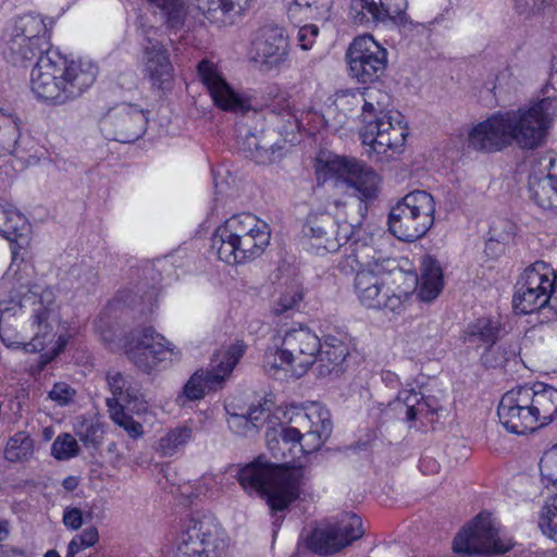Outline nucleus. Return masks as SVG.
Returning a JSON list of instances; mask_svg holds the SVG:
<instances>
[{
    "instance_id": "nucleus-48",
    "label": "nucleus",
    "mask_w": 557,
    "mask_h": 557,
    "mask_svg": "<svg viewBox=\"0 0 557 557\" xmlns=\"http://www.w3.org/2000/svg\"><path fill=\"white\" fill-rule=\"evenodd\" d=\"M99 541V533L95 527L86 528L70 542L66 557H87L82 552L94 546Z\"/></svg>"
},
{
    "instance_id": "nucleus-9",
    "label": "nucleus",
    "mask_w": 557,
    "mask_h": 557,
    "mask_svg": "<svg viewBox=\"0 0 557 557\" xmlns=\"http://www.w3.org/2000/svg\"><path fill=\"white\" fill-rule=\"evenodd\" d=\"M347 201L329 197L309 213L304 234L317 253L335 252L350 244L355 225L347 221Z\"/></svg>"
},
{
    "instance_id": "nucleus-63",
    "label": "nucleus",
    "mask_w": 557,
    "mask_h": 557,
    "mask_svg": "<svg viewBox=\"0 0 557 557\" xmlns=\"http://www.w3.org/2000/svg\"><path fill=\"white\" fill-rule=\"evenodd\" d=\"M45 557H59V556H58V554H57L55 552L50 550V552H48V553L46 554V556H45Z\"/></svg>"
},
{
    "instance_id": "nucleus-57",
    "label": "nucleus",
    "mask_w": 557,
    "mask_h": 557,
    "mask_svg": "<svg viewBox=\"0 0 557 557\" xmlns=\"http://www.w3.org/2000/svg\"><path fill=\"white\" fill-rule=\"evenodd\" d=\"M72 274L78 280L83 287L92 286L97 281V272L90 265H76Z\"/></svg>"
},
{
    "instance_id": "nucleus-50",
    "label": "nucleus",
    "mask_w": 557,
    "mask_h": 557,
    "mask_svg": "<svg viewBox=\"0 0 557 557\" xmlns=\"http://www.w3.org/2000/svg\"><path fill=\"white\" fill-rule=\"evenodd\" d=\"M230 430L240 436H248L257 433L256 422L249 420L245 412H230L227 418Z\"/></svg>"
},
{
    "instance_id": "nucleus-2",
    "label": "nucleus",
    "mask_w": 557,
    "mask_h": 557,
    "mask_svg": "<svg viewBox=\"0 0 557 557\" xmlns=\"http://www.w3.org/2000/svg\"><path fill=\"white\" fill-rule=\"evenodd\" d=\"M556 119L557 97L546 96L479 122L469 132L468 143L481 151H496L512 144L522 149H535L544 144Z\"/></svg>"
},
{
    "instance_id": "nucleus-41",
    "label": "nucleus",
    "mask_w": 557,
    "mask_h": 557,
    "mask_svg": "<svg viewBox=\"0 0 557 557\" xmlns=\"http://www.w3.org/2000/svg\"><path fill=\"white\" fill-rule=\"evenodd\" d=\"M333 0H294L288 8L292 16L304 15L305 18L327 20Z\"/></svg>"
},
{
    "instance_id": "nucleus-10",
    "label": "nucleus",
    "mask_w": 557,
    "mask_h": 557,
    "mask_svg": "<svg viewBox=\"0 0 557 557\" xmlns=\"http://www.w3.org/2000/svg\"><path fill=\"white\" fill-rule=\"evenodd\" d=\"M366 152L375 163H388L403 153L407 137L400 113L384 108L360 127Z\"/></svg>"
},
{
    "instance_id": "nucleus-21",
    "label": "nucleus",
    "mask_w": 557,
    "mask_h": 557,
    "mask_svg": "<svg viewBox=\"0 0 557 557\" xmlns=\"http://www.w3.org/2000/svg\"><path fill=\"white\" fill-rule=\"evenodd\" d=\"M148 117L143 109L132 103H120L109 109L99 120L102 135L111 140L131 143L146 131Z\"/></svg>"
},
{
    "instance_id": "nucleus-51",
    "label": "nucleus",
    "mask_w": 557,
    "mask_h": 557,
    "mask_svg": "<svg viewBox=\"0 0 557 557\" xmlns=\"http://www.w3.org/2000/svg\"><path fill=\"white\" fill-rule=\"evenodd\" d=\"M540 471L543 478L553 484L557 483V444L546 450L540 460Z\"/></svg>"
},
{
    "instance_id": "nucleus-36",
    "label": "nucleus",
    "mask_w": 557,
    "mask_h": 557,
    "mask_svg": "<svg viewBox=\"0 0 557 557\" xmlns=\"http://www.w3.org/2000/svg\"><path fill=\"white\" fill-rule=\"evenodd\" d=\"M498 324L491 319L481 318L469 324L465 332V342L484 350L497 339Z\"/></svg>"
},
{
    "instance_id": "nucleus-59",
    "label": "nucleus",
    "mask_w": 557,
    "mask_h": 557,
    "mask_svg": "<svg viewBox=\"0 0 557 557\" xmlns=\"http://www.w3.org/2000/svg\"><path fill=\"white\" fill-rule=\"evenodd\" d=\"M13 54H17L21 57V60L25 61V60H32L33 58H35L37 54L40 55H45L44 51H39L38 49H36V46L29 44V42H26L22 46V48H17L16 47V50L15 51H11Z\"/></svg>"
},
{
    "instance_id": "nucleus-37",
    "label": "nucleus",
    "mask_w": 557,
    "mask_h": 557,
    "mask_svg": "<svg viewBox=\"0 0 557 557\" xmlns=\"http://www.w3.org/2000/svg\"><path fill=\"white\" fill-rule=\"evenodd\" d=\"M194 436V428L189 423L170 429L158 441L157 449L162 456L172 457L182 450Z\"/></svg>"
},
{
    "instance_id": "nucleus-35",
    "label": "nucleus",
    "mask_w": 557,
    "mask_h": 557,
    "mask_svg": "<svg viewBox=\"0 0 557 557\" xmlns=\"http://www.w3.org/2000/svg\"><path fill=\"white\" fill-rule=\"evenodd\" d=\"M239 0H208L198 8L202 15L212 24L226 26L235 23L238 15L237 2Z\"/></svg>"
},
{
    "instance_id": "nucleus-18",
    "label": "nucleus",
    "mask_w": 557,
    "mask_h": 557,
    "mask_svg": "<svg viewBox=\"0 0 557 557\" xmlns=\"http://www.w3.org/2000/svg\"><path fill=\"white\" fill-rule=\"evenodd\" d=\"M456 553L505 554L513 547V542L503 535L490 515L480 513L474 521L454 540Z\"/></svg>"
},
{
    "instance_id": "nucleus-44",
    "label": "nucleus",
    "mask_w": 557,
    "mask_h": 557,
    "mask_svg": "<svg viewBox=\"0 0 557 557\" xmlns=\"http://www.w3.org/2000/svg\"><path fill=\"white\" fill-rule=\"evenodd\" d=\"M333 529L338 532V540L342 548L350 545L354 541L359 540L364 534L360 517L354 513H345Z\"/></svg>"
},
{
    "instance_id": "nucleus-26",
    "label": "nucleus",
    "mask_w": 557,
    "mask_h": 557,
    "mask_svg": "<svg viewBox=\"0 0 557 557\" xmlns=\"http://www.w3.org/2000/svg\"><path fill=\"white\" fill-rule=\"evenodd\" d=\"M145 75L158 89H170L173 81V66L163 45L148 41L144 51Z\"/></svg>"
},
{
    "instance_id": "nucleus-20",
    "label": "nucleus",
    "mask_w": 557,
    "mask_h": 557,
    "mask_svg": "<svg viewBox=\"0 0 557 557\" xmlns=\"http://www.w3.org/2000/svg\"><path fill=\"white\" fill-rule=\"evenodd\" d=\"M128 359L143 372L150 373L169 356L177 357L180 351L163 335L151 327L137 332L125 346Z\"/></svg>"
},
{
    "instance_id": "nucleus-61",
    "label": "nucleus",
    "mask_w": 557,
    "mask_h": 557,
    "mask_svg": "<svg viewBox=\"0 0 557 557\" xmlns=\"http://www.w3.org/2000/svg\"><path fill=\"white\" fill-rule=\"evenodd\" d=\"M102 341L108 343L109 345L113 342V336L111 334L101 333Z\"/></svg>"
},
{
    "instance_id": "nucleus-64",
    "label": "nucleus",
    "mask_w": 557,
    "mask_h": 557,
    "mask_svg": "<svg viewBox=\"0 0 557 557\" xmlns=\"http://www.w3.org/2000/svg\"><path fill=\"white\" fill-rule=\"evenodd\" d=\"M422 327H423V326H422L421 324H420V325H418V326H416V332L421 331V329H422Z\"/></svg>"
},
{
    "instance_id": "nucleus-42",
    "label": "nucleus",
    "mask_w": 557,
    "mask_h": 557,
    "mask_svg": "<svg viewBox=\"0 0 557 557\" xmlns=\"http://www.w3.org/2000/svg\"><path fill=\"white\" fill-rule=\"evenodd\" d=\"M267 106L272 113L282 116L283 121L287 123V125L284 126L287 133H293L300 128V121L298 119L297 111L294 109L288 95L285 92H278Z\"/></svg>"
},
{
    "instance_id": "nucleus-33",
    "label": "nucleus",
    "mask_w": 557,
    "mask_h": 557,
    "mask_svg": "<svg viewBox=\"0 0 557 557\" xmlns=\"http://www.w3.org/2000/svg\"><path fill=\"white\" fill-rule=\"evenodd\" d=\"M394 406L397 413L408 422H412L419 417L426 416L434 411L423 395L414 389L401 391Z\"/></svg>"
},
{
    "instance_id": "nucleus-27",
    "label": "nucleus",
    "mask_w": 557,
    "mask_h": 557,
    "mask_svg": "<svg viewBox=\"0 0 557 557\" xmlns=\"http://www.w3.org/2000/svg\"><path fill=\"white\" fill-rule=\"evenodd\" d=\"M529 401L536 430L557 419V388L541 382L529 385Z\"/></svg>"
},
{
    "instance_id": "nucleus-40",
    "label": "nucleus",
    "mask_w": 557,
    "mask_h": 557,
    "mask_svg": "<svg viewBox=\"0 0 557 557\" xmlns=\"http://www.w3.org/2000/svg\"><path fill=\"white\" fill-rule=\"evenodd\" d=\"M307 546L310 550L329 555L342 549L338 540V532L333 527L314 530L307 539Z\"/></svg>"
},
{
    "instance_id": "nucleus-34",
    "label": "nucleus",
    "mask_w": 557,
    "mask_h": 557,
    "mask_svg": "<svg viewBox=\"0 0 557 557\" xmlns=\"http://www.w3.org/2000/svg\"><path fill=\"white\" fill-rule=\"evenodd\" d=\"M443 288V273L436 260L426 257L422 261L419 297L424 301L435 299Z\"/></svg>"
},
{
    "instance_id": "nucleus-1",
    "label": "nucleus",
    "mask_w": 557,
    "mask_h": 557,
    "mask_svg": "<svg viewBox=\"0 0 557 557\" xmlns=\"http://www.w3.org/2000/svg\"><path fill=\"white\" fill-rule=\"evenodd\" d=\"M51 294L27 290L0 301V339L9 348L45 351L40 369L58 356L67 343L61 332Z\"/></svg>"
},
{
    "instance_id": "nucleus-54",
    "label": "nucleus",
    "mask_w": 557,
    "mask_h": 557,
    "mask_svg": "<svg viewBox=\"0 0 557 557\" xmlns=\"http://www.w3.org/2000/svg\"><path fill=\"white\" fill-rule=\"evenodd\" d=\"M76 435L85 444L96 445L102 437V430L99 425L92 423L82 424L76 429Z\"/></svg>"
},
{
    "instance_id": "nucleus-55",
    "label": "nucleus",
    "mask_w": 557,
    "mask_h": 557,
    "mask_svg": "<svg viewBox=\"0 0 557 557\" xmlns=\"http://www.w3.org/2000/svg\"><path fill=\"white\" fill-rule=\"evenodd\" d=\"M270 412V404L268 400L259 401L257 405H251L245 412L249 420L256 422L257 429H259L265 421Z\"/></svg>"
},
{
    "instance_id": "nucleus-15",
    "label": "nucleus",
    "mask_w": 557,
    "mask_h": 557,
    "mask_svg": "<svg viewBox=\"0 0 557 557\" xmlns=\"http://www.w3.org/2000/svg\"><path fill=\"white\" fill-rule=\"evenodd\" d=\"M318 175L334 181L335 186L354 188L359 199H373L377 196L380 176L374 170L354 158L333 156L318 166Z\"/></svg>"
},
{
    "instance_id": "nucleus-23",
    "label": "nucleus",
    "mask_w": 557,
    "mask_h": 557,
    "mask_svg": "<svg viewBox=\"0 0 557 557\" xmlns=\"http://www.w3.org/2000/svg\"><path fill=\"white\" fill-rule=\"evenodd\" d=\"M529 193L537 206L557 210V152H548L532 162Z\"/></svg>"
},
{
    "instance_id": "nucleus-17",
    "label": "nucleus",
    "mask_w": 557,
    "mask_h": 557,
    "mask_svg": "<svg viewBox=\"0 0 557 557\" xmlns=\"http://www.w3.org/2000/svg\"><path fill=\"white\" fill-rule=\"evenodd\" d=\"M244 351L245 346L242 343L218 350L208 369H199L189 377L183 387V396L189 400H199L207 392L221 388Z\"/></svg>"
},
{
    "instance_id": "nucleus-45",
    "label": "nucleus",
    "mask_w": 557,
    "mask_h": 557,
    "mask_svg": "<svg viewBox=\"0 0 557 557\" xmlns=\"http://www.w3.org/2000/svg\"><path fill=\"white\" fill-rule=\"evenodd\" d=\"M157 7L163 14L166 24L172 28L183 26L187 15L184 0H147Z\"/></svg>"
},
{
    "instance_id": "nucleus-11",
    "label": "nucleus",
    "mask_w": 557,
    "mask_h": 557,
    "mask_svg": "<svg viewBox=\"0 0 557 557\" xmlns=\"http://www.w3.org/2000/svg\"><path fill=\"white\" fill-rule=\"evenodd\" d=\"M435 200L426 190L417 189L405 195L389 210L388 228L404 242H416L434 223Z\"/></svg>"
},
{
    "instance_id": "nucleus-19",
    "label": "nucleus",
    "mask_w": 557,
    "mask_h": 557,
    "mask_svg": "<svg viewBox=\"0 0 557 557\" xmlns=\"http://www.w3.org/2000/svg\"><path fill=\"white\" fill-rule=\"evenodd\" d=\"M348 72L360 83L377 79L387 65V52L371 35L356 37L346 51Z\"/></svg>"
},
{
    "instance_id": "nucleus-30",
    "label": "nucleus",
    "mask_w": 557,
    "mask_h": 557,
    "mask_svg": "<svg viewBox=\"0 0 557 557\" xmlns=\"http://www.w3.org/2000/svg\"><path fill=\"white\" fill-rule=\"evenodd\" d=\"M388 277L387 310L395 312L416 292L419 278L413 272L396 268L394 262L388 265Z\"/></svg>"
},
{
    "instance_id": "nucleus-52",
    "label": "nucleus",
    "mask_w": 557,
    "mask_h": 557,
    "mask_svg": "<svg viewBox=\"0 0 557 557\" xmlns=\"http://www.w3.org/2000/svg\"><path fill=\"white\" fill-rule=\"evenodd\" d=\"M76 392L64 382L55 383L49 392V398L59 406H66L74 400Z\"/></svg>"
},
{
    "instance_id": "nucleus-53",
    "label": "nucleus",
    "mask_w": 557,
    "mask_h": 557,
    "mask_svg": "<svg viewBox=\"0 0 557 557\" xmlns=\"http://www.w3.org/2000/svg\"><path fill=\"white\" fill-rule=\"evenodd\" d=\"M553 0H515V9L519 15L530 17L542 11Z\"/></svg>"
},
{
    "instance_id": "nucleus-38",
    "label": "nucleus",
    "mask_w": 557,
    "mask_h": 557,
    "mask_svg": "<svg viewBox=\"0 0 557 557\" xmlns=\"http://www.w3.org/2000/svg\"><path fill=\"white\" fill-rule=\"evenodd\" d=\"M27 228V219L12 206L0 201V235L9 240H15Z\"/></svg>"
},
{
    "instance_id": "nucleus-29",
    "label": "nucleus",
    "mask_w": 557,
    "mask_h": 557,
    "mask_svg": "<svg viewBox=\"0 0 557 557\" xmlns=\"http://www.w3.org/2000/svg\"><path fill=\"white\" fill-rule=\"evenodd\" d=\"M406 0H352L351 10L359 23L394 20L406 10Z\"/></svg>"
},
{
    "instance_id": "nucleus-56",
    "label": "nucleus",
    "mask_w": 557,
    "mask_h": 557,
    "mask_svg": "<svg viewBox=\"0 0 557 557\" xmlns=\"http://www.w3.org/2000/svg\"><path fill=\"white\" fill-rule=\"evenodd\" d=\"M319 35V27L310 24L300 27L298 30V41L302 50H309L313 47L315 38Z\"/></svg>"
},
{
    "instance_id": "nucleus-31",
    "label": "nucleus",
    "mask_w": 557,
    "mask_h": 557,
    "mask_svg": "<svg viewBox=\"0 0 557 557\" xmlns=\"http://www.w3.org/2000/svg\"><path fill=\"white\" fill-rule=\"evenodd\" d=\"M237 143L239 149L257 163L274 161L276 150L281 149V147L272 144L263 133L257 135L248 129L240 134Z\"/></svg>"
},
{
    "instance_id": "nucleus-5",
    "label": "nucleus",
    "mask_w": 557,
    "mask_h": 557,
    "mask_svg": "<svg viewBox=\"0 0 557 557\" xmlns=\"http://www.w3.org/2000/svg\"><path fill=\"white\" fill-rule=\"evenodd\" d=\"M271 239L269 225L252 214H236L220 225L212 235L211 248L218 258L231 265L260 257Z\"/></svg>"
},
{
    "instance_id": "nucleus-39",
    "label": "nucleus",
    "mask_w": 557,
    "mask_h": 557,
    "mask_svg": "<svg viewBox=\"0 0 557 557\" xmlns=\"http://www.w3.org/2000/svg\"><path fill=\"white\" fill-rule=\"evenodd\" d=\"M520 348L517 341H500L491 344L481 355L482 362L490 368L503 367L507 361L515 358Z\"/></svg>"
},
{
    "instance_id": "nucleus-62",
    "label": "nucleus",
    "mask_w": 557,
    "mask_h": 557,
    "mask_svg": "<svg viewBox=\"0 0 557 557\" xmlns=\"http://www.w3.org/2000/svg\"><path fill=\"white\" fill-rule=\"evenodd\" d=\"M552 70L557 73V54H554L552 58Z\"/></svg>"
},
{
    "instance_id": "nucleus-4",
    "label": "nucleus",
    "mask_w": 557,
    "mask_h": 557,
    "mask_svg": "<svg viewBox=\"0 0 557 557\" xmlns=\"http://www.w3.org/2000/svg\"><path fill=\"white\" fill-rule=\"evenodd\" d=\"M320 349L319 336L308 326L282 329L264 352L263 368L272 376L300 377L315 363Z\"/></svg>"
},
{
    "instance_id": "nucleus-32",
    "label": "nucleus",
    "mask_w": 557,
    "mask_h": 557,
    "mask_svg": "<svg viewBox=\"0 0 557 557\" xmlns=\"http://www.w3.org/2000/svg\"><path fill=\"white\" fill-rule=\"evenodd\" d=\"M346 356L347 348L341 341L333 339L321 344L315 361L318 375L324 377L334 372L337 373Z\"/></svg>"
},
{
    "instance_id": "nucleus-3",
    "label": "nucleus",
    "mask_w": 557,
    "mask_h": 557,
    "mask_svg": "<svg viewBox=\"0 0 557 557\" xmlns=\"http://www.w3.org/2000/svg\"><path fill=\"white\" fill-rule=\"evenodd\" d=\"M97 69L89 61H72L57 57L47 51L40 55L30 73V87L38 98L63 103L79 96L96 79Z\"/></svg>"
},
{
    "instance_id": "nucleus-6",
    "label": "nucleus",
    "mask_w": 557,
    "mask_h": 557,
    "mask_svg": "<svg viewBox=\"0 0 557 557\" xmlns=\"http://www.w3.org/2000/svg\"><path fill=\"white\" fill-rule=\"evenodd\" d=\"M332 431L330 412L319 404L290 410L286 426L275 433L267 434L268 447L275 457L296 456L297 453L310 454L318 450Z\"/></svg>"
},
{
    "instance_id": "nucleus-16",
    "label": "nucleus",
    "mask_w": 557,
    "mask_h": 557,
    "mask_svg": "<svg viewBox=\"0 0 557 557\" xmlns=\"http://www.w3.org/2000/svg\"><path fill=\"white\" fill-rule=\"evenodd\" d=\"M388 106L389 96L379 88L343 90L336 94L333 107L329 108L326 115L339 127L355 119H359L363 125Z\"/></svg>"
},
{
    "instance_id": "nucleus-24",
    "label": "nucleus",
    "mask_w": 557,
    "mask_h": 557,
    "mask_svg": "<svg viewBox=\"0 0 557 557\" xmlns=\"http://www.w3.org/2000/svg\"><path fill=\"white\" fill-rule=\"evenodd\" d=\"M249 53L265 70L278 67L288 55L287 35L277 25H263L255 33Z\"/></svg>"
},
{
    "instance_id": "nucleus-7",
    "label": "nucleus",
    "mask_w": 557,
    "mask_h": 557,
    "mask_svg": "<svg viewBox=\"0 0 557 557\" xmlns=\"http://www.w3.org/2000/svg\"><path fill=\"white\" fill-rule=\"evenodd\" d=\"M237 479L244 490L265 495L273 510H284L298 498L306 469L276 466L259 457L240 468Z\"/></svg>"
},
{
    "instance_id": "nucleus-8",
    "label": "nucleus",
    "mask_w": 557,
    "mask_h": 557,
    "mask_svg": "<svg viewBox=\"0 0 557 557\" xmlns=\"http://www.w3.org/2000/svg\"><path fill=\"white\" fill-rule=\"evenodd\" d=\"M374 252L372 246L355 240L345 248V262L356 271L354 290L359 302L370 309H387L388 265L393 261H380Z\"/></svg>"
},
{
    "instance_id": "nucleus-46",
    "label": "nucleus",
    "mask_w": 557,
    "mask_h": 557,
    "mask_svg": "<svg viewBox=\"0 0 557 557\" xmlns=\"http://www.w3.org/2000/svg\"><path fill=\"white\" fill-rule=\"evenodd\" d=\"M304 299L302 288L297 284L286 286L273 301L272 312L280 315L297 308Z\"/></svg>"
},
{
    "instance_id": "nucleus-22",
    "label": "nucleus",
    "mask_w": 557,
    "mask_h": 557,
    "mask_svg": "<svg viewBox=\"0 0 557 557\" xmlns=\"http://www.w3.org/2000/svg\"><path fill=\"white\" fill-rule=\"evenodd\" d=\"M531 404L529 401V385L517 386L505 393L497 409L500 424L513 434L535 431Z\"/></svg>"
},
{
    "instance_id": "nucleus-43",
    "label": "nucleus",
    "mask_w": 557,
    "mask_h": 557,
    "mask_svg": "<svg viewBox=\"0 0 557 557\" xmlns=\"http://www.w3.org/2000/svg\"><path fill=\"white\" fill-rule=\"evenodd\" d=\"M33 454V441L25 432H17L10 437L4 449V457L11 462L28 460Z\"/></svg>"
},
{
    "instance_id": "nucleus-60",
    "label": "nucleus",
    "mask_w": 557,
    "mask_h": 557,
    "mask_svg": "<svg viewBox=\"0 0 557 557\" xmlns=\"http://www.w3.org/2000/svg\"><path fill=\"white\" fill-rule=\"evenodd\" d=\"M10 535V524L7 520L0 521V542L5 541Z\"/></svg>"
},
{
    "instance_id": "nucleus-58",
    "label": "nucleus",
    "mask_w": 557,
    "mask_h": 557,
    "mask_svg": "<svg viewBox=\"0 0 557 557\" xmlns=\"http://www.w3.org/2000/svg\"><path fill=\"white\" fill-rule=\"evenodd\" d=\"M62 521L67 529L78 530L83 525V512L77 507H66Z\"/></svg>"
},
{
    "instance_id": "nucleus-14",
    "label": "nucleus",
    "mask_w": 557,
    "mask_h": 557,
    "mask_svg": "<svg viewBox=\"0 0 557 557\" xmlns=\"http://www.w3.org/2000/svg\"><path fill=\"white\" fill-rule=\"evenodd\" d=\"M557 275L543 261L528 267L516 284L515 308L523 314L545 307L550 300L557 301Z\"/></svg>"
},
{
    "instance_id": "nucleus-28",
    "label": "nucleus",
    "mask_w": 557,
    "mask_h": 557,
    "mask_svg": "<svg viewBox=\"0 0 557 557\" xmlns=\"http://www.w3.org/2000/svg\"><path fill=\"white\" fill-rule=\"evenodd\" d=\"M47 28L44 20L38 15H24L15 22L13 38L10 42V50L15 51L16 47L22 48L26 42L36 46L39 51H48Z\"/></svg>"
},
{
    "instance_id": "nucleus-49",
    "label": "nucleus",
    "mask_w": 557,
    "mask_h": 557,
    "mask_svg": "<svg viewBox=\"0 0 557 557\" xmlns=\"http://www.w3.org/2000/svg\"><path fill=\"white\" fill-rule=\"evenodd\" d=\"M51 449L57 459L64 460L78 453V444L72 435L62 434L54 440Z\"/></svg>"
},
{
    "instance_id": "nucleus-47",
    "label": "nucleus",
    "mask_w": 557,
    "mask_h": 557,
    "mask_svg": "<svg viewBox=\"0 0 557 557\" xmlns=\"http://www.w3.org/2000/svg\"><path fill=\"white\" fill-rule=\"evenodd\" d=\"M539 527L545 536L557 542V494L543 506L539 517Z\"/></svg>"
},
{
    "instance_id": "nucleus-13",
    "label": "nucleus",
    "mask_w": 557,
    "mask_h": 557,
    "mask_svg": "<svg viewBox=\"0 0 557 557\" xmlns=\"http://www.w3.org/2000/svg\"><path fill=\"white\" fill-rule=\"evenodd\" d=\"M175 557H225L227 542L212 516L189 518L176 537Z\"/></svg>"
},
{
    "instance_id": "nucleus-12",
    "label": "nucleus",
    "mask_w": 557,
    "mask_h": 557,
    "mask_svg": "<svg viewBox=\"0 0 557 557\" xmlns=\"http://www.w3.org/2000/svg\"><path fill=\"white\" fill-rule=\"evenodd\" d=\"M106 380L112 395L106 400L110 418L129 437H140L144 434L143 425L125 412V408L136 414L147 411L140 384L131 375L115 370L108 371Z\"/></svg>"
},
{
    "instance_id": "nucleus-25",
    "label": "nucleus",
    "mask_w": 557,
    "mask_h": 557,
    "mask_svg": "<svg viewBox=\"0 0 557 557\" xmlns=\"http://www.w3.org/2000/svg\"><path fill=\"white\" fill-rule=\"evenodd\" d=\"M198 74L214 104L221 110L239 112L248 108L246 100L231 88L213 62L202 60L198 64Z\"/></svg>"
}]
</instances>
